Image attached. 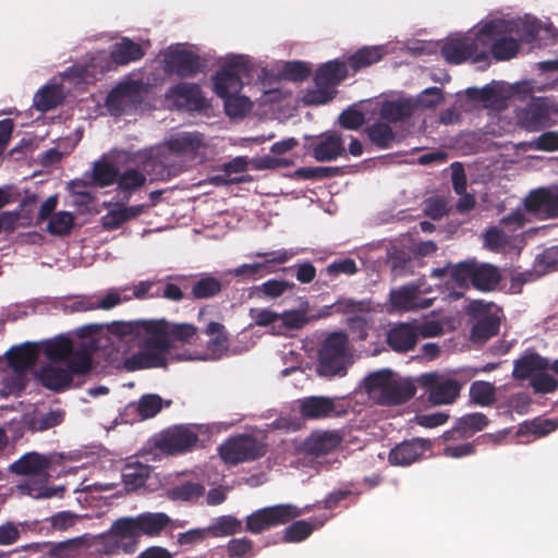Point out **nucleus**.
Segmentation results:
<instances>
[{
    "instance_id": "obj_1",
    "label": "nucleus",
    "mask_w": 558,
    "mask_h": 558,
    "mask_svg": "<svg viewBox=\"0 0 558 558\" xmlns=\"http://www.w3.org/2000/svg\"><path fill=\"white\" fill-rule=\"evenodd\" d=\"M52 460L49 456L37 451H29L11 463L8 471L16 476L34 477L35 481H27L19 485V489L28 494L33 498H51L63 496L65 488L63 486L49 487L47 483L50 478L49 470Z\"/></svg>"
},
{
    "instance_id": "obj_2",
    "label": "nucleus",
    "mask_w": 558,
    "mask_h": 558,
    "mask_svg": "<svg viewBox=\"0 0 558 558\" xmlns=\"http://www.w3.org/2000/svg\"><path fill=\"white\" fill-rule=\"evenodd\" d=\"M92 371V354L82 347L73 354L65 367L47 364L37 372V379L45 388L53 392L70 389L75 376H85Z\"/></svg>"
},
{
    "instance_id": "obj_3",
    "label": "nucleus",
    "mask_w": 558,
    "mask_h": 558,
    "mask_svg": "<svg viewBox=\"0 0 558 558\" xmlns=\"http://www.w3.org/2000/svg\"><path fill=\"white\" fill-rule=\"evenodd\" d=\"M450 278L460 287L472 286L475 290L487 293L498 290L502 274L499 267L469 258L448 266Z\"/></svg>"
},
{
    "instance_id": "obj_4",
    "label": "nucleus",
    "mask_w": 558,
    "mask_h": 558,
    "mask_svg": "<svg viewBox=\"0 0 558 558\" xmlns=\"http://www.w3.org/2000/svg\"><path fill=\"white\" fill-rule=\"evenodd\" d=\"M352 350L344 331L329 333L318 352V372L323 376H343L352 363Z\"/></svg>"
},
{
    "instance_id": "obj_5",
    "label": "nucleus",
    "mask_w": 558,
    "mask_h": 558,
    "mask_svg": "<svg viewBox=\"0 0 558 558\" xmlns=\"http://www.w3.org/2000/svg\"><path fill=\"white\" fill-rule=\"evenodd\" d=\"M252 70V63L245 56H232L213 75L215 94L220 98L239 94L243 87V78H250Z\"/></svg>"
},
{
    "instance_id": "obj_6",
    "label": "nucleus",
    "mask_w": 558,
    "mask_h": 558,
    "mask_svg": "<svg viewBox=\"0 0 558 558\" xmlns=\"http://www.w3.org/2000/svg\"><path fill=\"white\" fill-rule=\"evenodd\" d=\"M218 451L221 460L226 464L238 465L264 457L267 452V447L256 437L241 434L228 438L219 446Z\"/></svg>"
},
{
    "instance_id": "obj_7",
    "label": "nucleus",
    "mask_w": 558,
    "mask_h": 558,
    "mask_svg": "<svg viewBox=\"0 0 558 558\" xmlns=\"http://www.w3.org/2000/svg\"><path fill=\"white\" fill-rule=\"evenodd\" d=\"M558 104L549 97H532L517 113L518 124L525 131L538 132L555 123Z\"/></svg>"
},
{
    "instance_id": "obj_8",
    "label": "nucleus",
    "mask_w": 558,
    "mask_h": 558,
    "mask_svg": "<svg viewBox=\"0 0 558 558\" xmlns=\"http://www.w3.org/2000/svg\"><path fill=\"white\" fill-rule=\"evenodd\" d=\"M301 510L290 504H280L258 509L245 519V531L260 534L264 531L283 525L301 515Z\"/></svg>"
},
{
    "instance_id": "obj_9",
    "label": "nucleus",
    "mask_w": 558,
    "mask_h": 558,
    "mask_svg": "<svg viewBox=\"0 0 558 558\" xmlns=\"http://www.w3.org/2000/svg\"><path fill=\"white\" fill-rule=\"evenodd\" d=\"M137 517H122L114 520L109 531L104 535L106 551L122 550L133 554L141 539Z\"/></svg>"
},
{
    "instance_id": "obj_10",
    "label": "nucleus",
    "mask_w": 558,
    "mask_h": 558,
    "mask_svg": "<svg viewBox=\"0 0 558 558\" xmlns=\"http://www.w3.org/2000/svg\"><path fill=\"white\" fill-rule=\"evenodd\" d=\"M142 350L126 357L123 366L129 372L146 368H167V344L163 340L156 339L153 333L147 335L141 344Z\"/></svg>"
},
{
    "instance_id": "obj_11",
    "label": "nucleus",
    "mask_w": 558,
    "mask_h": 558,
    "mask_svg": "<svg viewBox=\"0 0 558 558\" xmlns=\"http://www.w3.org/2000/svg\"><path fill=\"white\" fill-rule=\"evenodd\" d=\"M348 76L347 63L333 60L322 64L315 73V84L320 88L317 92L307 95V102L310 104H326L332 99L335 90H323V88H330L341 83Z\"/></svg>"
},
{
    "instance_id": "obj_12",
    "label": "nucleus",
    "mask_w": 558,
    "mask_h": 558,
    "mask_svg": "<svg viewBox=\"0 0 558 558\" xmlns=\"http://www.w3.org/2000/svg\"><path fill=\"white\" fill-rule=\"evenodd\" d=\"M198 441L197 427L194 425H175L160 433L156 447L168 454L191 451Z\"/></svg>"
},
{
    "instance_id": "obj_13",
    "label": "nucleus",
    "mask_w": 558,
    "mask_h": 558,
    "mask_svg": "<svg viewBox=\"0 0 558 558\" xmlns=\"http://www.w3.org/2000/svg\"><path fill=\"white\" fill-rule=\"evenodd\" d=\"M250 256L263 258V262L242 264L231 270L234 277L247 280H257L275 272L274 264H284L294 256V253L287 250L271 252H255Z\"/></svg>"
},
{
    "instance_id": "obj_14",
    "label": "nucleus",
    "mask_w": 558,
    "mask_h": 558,
    "mask_svg": "<svg viewBox=\"0 0 558 558\" xmlns=\"http://www.w3.org/2000/svg\"><path fill=\"white\" fill-rule=\"evenodd\" d=\"M416 381L428 392V400L436 405L453 403L462 389L457 379L442 378L437 373L422 374Z\"/></svg>"
},
{
    "instance_id": "obj_15",
    "label": "nucleus",
    "mask_w": 558,
    "mask_h": 558,
    "mask_svg": "<svg viewBox=\"0 0 558 558\" xmlns=\"http://www.w3.org/2000/svg\"><path fill=\"white\" fill-rule=\"evenodd\" d=\"M492 307H495V305L484 300H473L470 302L468 313L478 317V320L471 330V337L474 341L484 342L499 332L500 318L498 312L500 308L496 307V312L492 313Z\"/></svg>"
},
{
    "instance_id": "obj_16",
    "label": "nucleus",
    "mask_w": 558,
    "mask_h": 558,
    "mask_svg": "<svg viewBox=\"0 0 558 558\" xmlns=\"http://www.w3.org/2000/svg\"><path fill=\"white\" fill-rule=\"evenodd\" d=\"M149 333L156 339H161L167 344V354H170L173 348L172 342L191 343L197 335V327L190 323H170L165 318L151 319L148 324Z\"/></svg>"
},
{
    "instance_id": "obj_17",
    "label": "nucleus",
    "mask_w": 558,
    "mask_h": 558,
    "mask_svg": "<svg viewBox=\"0 0 558 558\" xmlns=\"http://www.w3.org/2000/svg\"><path fill=\"white\" fill-rule=\"evenodd\" d=\"M166 146L171 153L191 161H202L207 150L205 135L198 131L177 133L167 140Z\"/></svg>"
},
{
    "instance_id": "obj_18",
    "label": "nucleus",
    "mask_w": 558,
    "mask_h": 558,
    "mask_svg": "<svg viewBox=\"0 0 558 558\" xmlns=\"http://www.w3.org/2000/svg\"><path fill=\"white\" fill-rule=\"evenodd\" d=\"M299 413L304 420H324L339 417L347 413V408L338 404L336 399L323 396H311L300 399Z\"/></svg>"
},
{
    "instance_id": "obj_19",
    "label": "nucleus",
    "mask_w": 558,
    "mask_h": 558,
    "mask_svg": "<svg viewBox=\"0 0 558 558\" xmlns=\"http://www.w3.org/2000/svg\"><path fill=\"white\" fill-rule=\"evenodd\" d=\"M166 68L180 77H193L207 66V61L191 50L174 49L165 56Z\"/></svg>"
},
{
    "instance_id": "obj_20",
    "label": "nucleus",
    "mask_w": 558,
    "mask_h": 558,
    "mask_svg": "<svg viewBox=\"0 0 558 558\" xmlns=\"http://www.w3.org/2000/svg\"><path fill=\"white\" fill-rule=\"evenodd\" d=\"M524 206L532 214L558 218V184L531 191Z\"/></svg>"
},
{
    "instance_id": "obj_21",
    "label": "nucleus",
    "mask_w": 558,
    "mask_h": 558,
    "mask_svg": "<svg viewBox=\"0 0 558 558\" xmlns=\"http://www.w3.org/2000/svg\"><path fill=\"white\" fill-rule=\"evenodd\" d=\"M432 442L424 438H412L403 440L390 449L388 461L391 465L408 466L429 450Z\"/></svg>"
},
{
    "instance_id": "obj_22",
    "label": "nucleus",
    "mask_w": 558,
    "mask_h": 558,
    "mask_svg": "<svg viewBox=\"0 0 558 558\" xmlns=\"http://www.w3.org/2000/svg\"><path fill=\"white\" fill-rule=\"evenodd\" d=\"M167 97L172 99L178 108L185 110H202L206 106L202 89L195 83H178L169 88Z\"/></svg>"
},
{
    "instance_id": "obj_23",
    "label": "nucleus",
    "mask_w": 558,
    "mask_h": 558,
    "mask_svg": "<svg viewBox=\"0 0 558 558\" xmlns=\"http://www.w3.org/2000/svg\"><path fill=\"white\" fill-rule=\"evenodd\" d=\"M522 243L519 234H509L497 226L488 227L483 233V245L493 253H509L512 250L520 251L515 243Z\"/></svg>"
},
{
    "instance_id": "obj_24",
    "label": "nucleus",
    "mask_w": 558,
    "mask_h": 558,
    "mask_svg": "<svg viewBox=\"0 0 558 558\" xmlns=\"http://www.w3.org/2000/svg\"><path fill=\"white\" fill-rule=\"evenodd\" d=\"M418 340L417 326L411 323L395 325L387 333V343L395 351L404 353L413 350Z\"/></svg>"
},
{
    "instance_id": "obj_25",
    "label": "nucleus",
    "mask_w": 558,
    "mask_h": 558,
    "mask_svg": "<svg viewBox=\"0 0 558 558\" xmlns=\"http://www.w3.org/2000/svg\"><path fill=\"white\" fill-rule=\"evenodd\" d=\"M9 365L20 373H24L34 366L39 357V344L36 342H24L11 347L5 353Z\"/></svg>"
},
{
    "instance_id": "obj_26",
    "label": "nucleus",
    "mask_w": 558,
    "mask_h": 558,
    "mask_svg": "<svg viewBox=\"0 0 558 558\" xmlns=\"http://www.w3.org/2000/svg\"><path fill=\"white\" fill-rule=\"evenodd\" d=\"M548 368V359L537 352H525L513 362L512 377L517 380L532 379L534 375Z\"/></svg>"
},
{
    "instance_id": "obj_27",
    "label": "nucleus",
    "mask_w": 558,
    "mask_h": 558,
    "mask_svg": "<svg viewBox=\"0 0 558 558\" xmlns=\"http://www.w3.org/2000/svg\"><path fill=\"white\" fill-rule=\"evenodd\" d=\"M344 153L343 140L336 132L322 134L320 141L313 145V157L319 162L336 160Z\"/></svg>"
},
{
    "instance_id": "obj_28",
    "label": "nucleus",
    "mask_w": 558,
    "mask_h": 558,
    "mask_svg": "<svg viewBox=\"0 0 558 558\" xmlns=\"http://www.w3.org/2000/svg\"><path fill=\"white\" fill-rule=\"evenodd\" d=\"M476 52V43L472 37L454 38L446 41L440 53L450 64H461Z\"/></svg>"
},
{
    "instance_id": "obj_29",
    "label": "nucleus",
    "mask_w": 558,
    "mask_h": 558,
    "mask_svg": "<svg viewBox=\"0 0 558 558\" xmlns=\"http://www.w3.org/2000/svg\"><path fill=\"white\" fill-rule=\"evenodd\" d=\"M415 106L409 98L384 100L380 102L378 114L386 123L404 122L414 113Z\"/></svg>"
},
{
    "instance_id": "obj_30",
    "label": "nucleus",
    "mask_w": 558,
    "mask_h": 558,
    "mask_svg": "<svg viewBox=\"0 0 558 558\" xmlns=\"http://www.w3.org/2000/svg\"><path fill=\"white\" fill-rule=\"evenodd\" d=\"M39 351L41 350L45 356L53 363L66 362L72 359L73 354L77 351L74 349L73 340L65 336H58L38 342Z\"/></svg>"
},
{
    "instance_id": "obj_31",
    "label": "nucleus",
    "mask_w": 558,
    "mask_h": 558,
    "mask_svg": "<svg viewBox=\"0 0 558 558\" xmlns=\"http://www.w3.org/2000/svg\"><path fill=\"white\" fill-rule=\"evenodd\" d=\"M141 536L149 538L160 537L162 533L168 532L172 519L166 512L145 511L136 515Z\"/></svg>"
},
{
    "instance_id": "obj_32",
    "label": "nucleus",
    "mask_w": 558,
    "mask_h": 558,
    "mask_svg": "<svg viewBox=\"0 0 558 558\" xmlns=\"http://www.w3.org/2000/svg\"><path fill=\"white\" fill-rule=\"evenodd\" d=\"M145 54L143 47L128 37L111 47L110 59L117 65H126L141 60Z\"/></svg>"
},
{
    "instance_id": "obj_33",
    "label": "nucleus",
    "mask_w": 558,
    "mask_h": 558,
    "mask_svg": "<svg viewBox=\"0 0 558 558\" xmlns=\"http://www.w3.org/2000/svg\"><path fill=\"white\" fill-rule=\"evenodd\" d=\"M145 183V173L136 168H128L122 172L119 171L117 179V190L122 195V205L129 203L132 194L140 190Z\"/></svg>"
},
{
    "instance_id": "obj_34",
    "label": "nucleus",
    "mask_w": 558,
    "mask_h": 558,
    "mask_svg": "<svg viewBox=\"0 0 558 558\" xmlns=\"http://www.w3.org/2000/svg\"><path fill=\"white\" fill-rule=\"evenodd\" d=\"M415 392L416 388L410 381H392L384 387L380 399L384 404L399 405L411 400Z\"/></svg>"
},
{
    "instance_id": "obj_35",
    "label": "nucleus",
    "mask_w": 558,
    "mask_h": 558,
    "mask_svg": "<svg viewBox=\"0 0 558 558\" xmlns=\"http://www.w3.org/2000/svg\"><path fill=\"white\" fill-rule=\"evenodd\" d=\"M369 142L379 149H388L397 142V133L384 121H376L364 130Z\"/></svg>"
},
{
    "instance_id": "obj_36",
    "label": "nucleus",
    "mask_w": 558,
    "mask_h": 558,
    "mask_svg": "<svg viewBox=\"0 0 558 558\" xmlns=\"http://www.w3.org/2000/svg\"><path fill=\"white\" fill-rule=\"evenodd\" d=\"M341 444V437L333 432H324L319 435H313L305 441V448L308 453L316 457L325 456L338 448Z\"/></svg>"
},
{
    "instance_id": "obj_37",
    "label": "nucleus",
    "mask_w": 558,
    "mask_h": 558,
    "mask_svg": "<svg viewBox=\"0 0 558 558\" xmlns=\"http://www.w3.org/2000/svg\"><path fill=\"white\" fill-rule=\"evenodd\" d=\"M151 468L138 461L129 462L122 470V480L128 489H136L145 485Z\"/></svg>"
},
{
    "instance_id": "obj_38",
    "label": "nucleus",
    "mask_w": 558,
    "mask_h": 558,
    "mask_svg": "<svg viewBox=\"0 0 558 558\" xmlns=\"http://www.w3.org/2000/svg\"><path fill=\"white\" fill-rule=\"evenodd\" d=\"M151 319H137L131 322H113L108 325V331L119 338L132 337L140 338L141 336L149 335L148 324Z\"/></svg>"
},
{
    "instance_id": "obj_39",
    "label": "nucleus",
    "mask_w": 558,
    "mask_h": 558,
    "mask_svg": "<svg viewBox=\"0 0 558 558\" xmlns=\"http://www.w3.org/2000/svg\"><path fill=\"white\" fill-rule=\"evenodd\" d=\"M386 53L384 46L363 47L354 52L348 59V64L353 71L377 63Z\"/></svg>"
},
{
    "instance_id": "obj_40",
    "label": "nucleus",
    "mask_w": 558,
    "mask_h": 558,
    "mask_svg": "<svg viewBox=\"0 0 558 558\" xmlns=\"http://www.w3.org/2000/svg\"><path fill=\"white\" fill-rule=\"evenodd\" d=\"M222 290V282L210 275H204L191 284V298L207 300L218 295Z\"/></svg>"
},
{
    "instance_id": "obj_41",
    "label": "nucleus",
    "mask_w": 558,
    "mask_h": 558,
    "mask_svg": "<svg viewBox=\"0 0 558 558\" xmlns=\"http://www.w3.org/2000/svg\"><path fill=\"white\" fill-rule=\"evenodd\" d=\"M204 494L202 483L187 481L168 489L167 496L173 501L196 502Z\"/></svg>"
},
{
    "instance_id": "obj_42",
    "label": "nucleus",
    "mask_w": 558,
    "mask_h": 558,
    "mask_svg": "<svg viewBox=\"0 0 558 558\" xmlns=\"http://www.w3.org/2000/svg\"><path fill=\"white\" fill-rule=\"evenodd\" d=\"M205 333L209 337L207 350L214 355L220 356L229 348V337L226 327L218 322H210L206 326Z\"/></svg>"
},
{
    "instance_id": "obj_43",
    "label": "nucleus",
    "mask_w": 558,
    "mask_h": 558,
    "mask_svg": "<svg viewBox=\"0 0 558 558\" xmlns=\"http://www.w3.org/2000/svg\"><path fill=\"white\" fill-rule=\"evenodd\" d=\"M469 396L474 404L490 407L496 401V388L488 381L475 380L470 386Z\"/></svg>"
},
{
    "instance_id": "obj_44",
    "label": "nucleus",
    "mask_w": 558,
    "mask_h": 558,
    "mask_svg": "<svg viewBox=\"0 0 558 558\" xmlns=\"http://www.w3.org/2000/svg\"><path fill=\"white\" fill-rule=\"evenodd\" d=\"M208 534L214 537H223L242 532V522L231 515H220L207 526Z\"/></svg>"
},
{
    "instance_id": "obj_45",
    "label": "nucleus",
    "mask_w": 558,
    "mask_h": 558,
    "mask_svg": "<svg viewBox=\"0 0 558 558\" xmlns=\"http://www.w3.org/2000/svg\"><path fill=\"white\" fill-rule=\"evenodd\" d=\"M456 422L462 433V437L466 439L486 428L489 424V418L484 413L474 412L459 417Z\"/></svg>"
},
{
    "instance_id": "obj_46",
    "label": "nucleus",
    "mask_w": 558,
    "mask_h": 558,
    "mask_svg": "<svg viewBox=\"0 0 558 558\" xmlns=\"http://www.w3.org/2000/svg\"><path fill=\"white\" fill-rule=\"evenodd\" d=\"M418 288L414 286L401 287L390 293V302L398 310H412L416 306Z\"/></svg>"
},
{
    "instance_id": "obj_47",
    "label": "nucleus",
    "mask_w": 558,
    "mask_h": 558,
    "mask_svg": "<svg viewBox=\"0 0 558 558\" xmlns=\"http://www.w3.org/2000/svg\"><path fill=\"white\" fill-rule=\"evenodd\" d=\"M60 101V92L57 86H44L34 96L35 108L43 112L56 108Z\"/></svg>"
},
{
    "instance_id": "obj_48",
    "label": "nucleus",
    "mask_w": 558,
    "mask_h": 558,
    "mask_svg": "<svg viewBox=\"0 0 558 558\" xmlns=\"http://www.w3.org/2000/svg\"><path fill=\"white\" fill-rule=\"evenodd\" d=\"M83 546L81 538H70L63 542L50 544L48 556L50 558H76Z\"/></svg>"
},
{
    "instance_id": "obj_49",
    "label": "nucleus",
    "mask_w": 558,
    "mask_h": 558,
    "mask_svg": "<svg viewBox=\"0 0 558 558\" xmlns=\"http://www.w3.org/2000/svg\"><path fill=\"white\" fill-rule=\"evenodd\" d=\"M222 99L226 114L231 118H243L252 109V101L245 96L232 94Z\"/></svg>"
},
{
    "instance_id": "obj_50",
    "label": "nucleus",
    "mask_w": 558,
    "mask_h": 558,
    "mask_svg": "<svg viewBox=\"0 0 558 558\" xmlns=\"http://www.w3.org/2000/svg\"><path fill=\"white\" fill-rule=\"evenodd\" d=\"M520 48L519 41L512 37L498 36L492 47V56L497 61L509 60L518 53Z\"/></svg>"
},
{
    "instance_id": "obj_51",
    "label": "nucleus",
    "mask_w": 558,
    "mask_h": 558,
    "mask_svg": "<svg viewBox=\"0 0 558 558\" xmlns=\"http://www.w3.org/2000/svg\"><path fill=\"white\" fill-rule=\"evenodd\" d=\"M555 428L556 424L553 421L535 418L533 421H525L522 423L517 430V436L523 437L526 435H534L536 437H542L555 430Z\"/></svg>"
},
{
    "instance_id": "obj_52",
    "label": "nucleus",
    "mask_w": 558,
    "mask_h": 558,
    "mask_svg": "<svg viewBox=\"0 0 558 558\" xmlns=\"http://www.w3.org/2000/svg\"><path fill=\"white\" fill-rule=\"evenodd\" d=\"M74 226V216L69 211H59L51 216L47 231L53 235H68Z\"/></svg>"
},
{
    "instance_id": "obj_53",
    "label": "nucleus",
    "mask_w": 558,
    "mask_h": 558,
    "mask_svg": "<svg viewBox=\"0 0 558 558\" xmlns=\"http://www.w3.org/2000/svg\"><path fill=\"white\" fill-rule=\"evenodd\" d=\"M329 308L337 314L354 316L369 312V303L366 301H355L350 298H340Z\"/></svg>"
},
{
    "instance_id": "obj_54",
    "label": "nucleus",
    "mask_w": 558,
    "mask_h": 558,
    "mask_svg": "<svg viewBox=\"0 0 558 558\" xmlns=\"http://www.w3.org/2000/svg\"><path fill=\"white\" fill-rule=\"evenodd\" d=\"M501 35L500 31V24L495 21H490L486 23L474 37H472V40L476 43V51L480 49V47L483 48H489L492 50V47L497 40L498 36Z\"/></svg>"
},
{
    "instance_id": "obj_55",
    "label": "nucleus",
    "mask_w": 558,
    "mask_h": 558,
    "mask_svg": "<svg viewBox=\"0 0 558 558\" xmlns=\"http://www.w3.org/2000/svg\"><path fill=\"white\" fill-rule=\"evenodd\" d=\"M119 170L108 162H96L93 168V180L96 185L105 187L117 183Z\"/></svg>"
},
{
    "instance_id": "obj_56",
    "label": "nucleus",
    "mask_w": 558,
    "mask_h": 558,
    "mask_svg": "<svg viewBox=\"0 0 558 558\" xmlns=\"http://www.w3.org/2000/svg\"><path fill=\"white\" fill-rule=\"evenodd\" d=\"M162 399L155 393L144 395L137 404V412L144 420L156 416L162 409Z\"/></svg>"
},
{
    "instance_id": "obj_57",
    "label": "nucleus",
    "mask_w": 558,
    "mask_h": 558,
    "mask_svg": "<svg viewBox=\"0 0 558 558\" xmlns=\"http://www.w3.org/2000/svg\"><path fill=\"white\" fill-rule=\"evenodd\" d=\"M313 533V525L304 520L295 521L284 530L282 542L298 543L306 539Z\"/></svg>"
},
{
    "instance_id": "obj_58",
    "label": "nucleus",
    "mask_w": 558,
    "mask_h": 558,
    "mask_svg": "<svg viewBox=\"0 0 558 558\" xmlns=\"http://www.w3.org/2000/svg\"><path fill=\"white\" fill-rule=\"evenodd\" d=\"M118 93L124 98L130 107H135L143 101V85L137 81L120 83L117 86Z\"/></svg>"
},
{
    "instance_id": "obj_59",
    "label": "nucleus",
    "mask_w": 558,
    "mask_h": 558,
    "mask_svg": "<svg viewBox=\"0 0 558 558\" xmlns=\"http://www.w3.org/2000/svg\"><path fill=\"white\" fill-rule=\"evenodd\" d=\"M530 385L535 393H551L558 389V380L545 371L534 375Z\"/></svg>"
},
{
    "instance_id": "obj_60",
    "label": "nucleus",
    "mask_w": 558,
    "mask_h": 558,
    "mask_svg": "<svg viewBox=\"0 0 558 558\" xmlns=\"http://www.w3.org/2000/svg\"><path fill=\"white\" fill-rule=\"evenodd\" d=\"M63 418L64 412L62 410H50L49 412L33 418L32 425L33 428L43 432L60 425L63 422Z\"/></svg>"
},
{
    "instance_id": "obj_61",
    "label": "nucleus",
    "mask_w": 558,
    "mask_h": 558,
    "mask_svg": "<svg viewBox=\"0 0 558 558\" xmlns=\"http://www.w3.org/2000/svg\"><path fill=\"white\" fill-rule=\"evenodd\" d=\"M338 122L345 130L356 131L364 124L365 116L362 111L349 107L340 113Z\"/></svg>"
},
{
    "instance_id": "obj_62",
    "label": "nucleus",
    "mask_w": 558,
    "mask_h": 558,
    "mask_svg": "<svg viewBox=\"0 0 558 558\" xmlns=\"http://www.w3.org/2000/svg\"><path fill=\"white\" fill-rule=\"evenodd\" d=\"M294 288L293 282H289L286 280H276L270 279L266 282L262 283L259 287H256L257 290L262 291L264 295L276 299L284 294L288 290Z\"/></svg>"
},
{
    "instance_id": "obj_63",
    "label": "nucleus",
    "mask_w": 558,
    "mask_h": 558,
    "mask_svg": "<svg viewBox=\"0 0 558 558\" xmlns=\"http://www.w3.org/2000/svg\"><path fill=\"white\" fill-rule=\"evenodd\" d=\"M530 148L541 151L558 150V131H547L530 142Z\"/></svg>"
},
{
    "instance_id": "obj_64",
    "label": "nucleus",
    "mask_w": 558,
    "mask_h": 558,
    "mask_svg": "<svg viewBox=\"0 0 558 558\" xmlns=\"http://www.w3.org/2000/svg\"><path fill=\"white\" fill-rule=\"evenodd\" d=\"M284 76L294 82H302L311 75L310 66L302 61L288 62L283 69Z\"/></svg>"
}]
</instances>
